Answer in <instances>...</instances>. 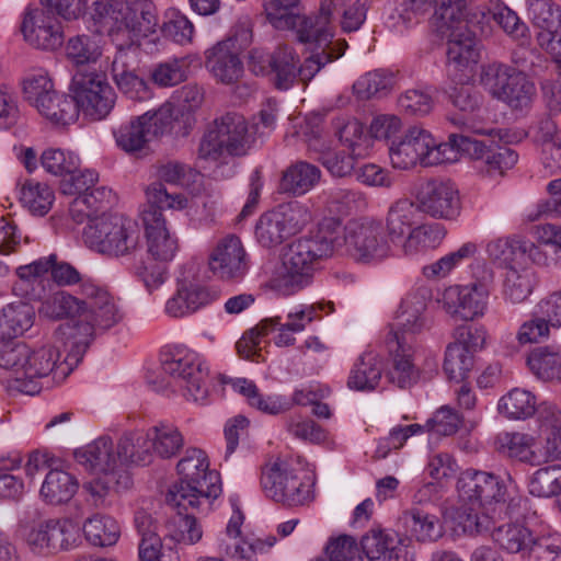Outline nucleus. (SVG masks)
Returning a JSON list of instances; mask_svg holds the SVG:
<instances>
[{
  "instance_id": "1a4fd4ad",
  "label": "nucleus",
  "mask_w": 561,
  "mask_h": 561,
  "mask_svg": "<svg viewBox=\"0 0 561 561\" xmlns=\"http://www.w3.org/2000/svg\"><path fill=\"white\" fill-rule=\"evenodd\" d=\"M174 121L173 105L164 103L156 111H148L122 123L113 130V135L118 148L127 153H135L145 149L152 139L170 134Z\"/></svg>"
},
{
  "instance_id": "393cba45",
  "label": "nucleus",
  "mask_w": 561,
  "mask_h": 561,
  "mask_svg": "<svg viewBox=\"0 0 561 561\" xmlns=\"http://www.w3.org/2000/svg\"><path fill=\"white\" fill-rule=\"evenodd\" d=\"M98 332L82 319L60 324L54 332L56 343L62 344L67 356L65 362L69 365L78 364Z\"/></svg>"
},
{
  "instance_id": "4be33fe9",
  "label": "nucleus",
  "mask_w": 561,
  "mask_h": 561,
  "mask_svg": "<svg viewBox=\"0 0 561 561\" xmlns=\"http://www.w3.org/2000/svg\"><path fill=\"white\" fill-rule=\"evenodd\" d=\"M138 50L116 47L112 61V77L117 89L130 100L144 101L150 98L148 83L135 69Z\"/></svg>"
},
{
  "instance_id": "72a5a7b5",
  "label": "nucleus",
  "mask_w": 561,
  "mask_h": 561,
  "mask_svg": "<svg viewBox=\"0 0 561 561\" xmlns=\"http://www.w3.org/2000/svg\"><path fill=\"white\" fill-rule=\"evenodd\" d=\"M489 513L490 508L482 505L462 502L451 513L454 530H461L463 534L471 536L490 533L494 523Z\"/></svg>"
},
{
  "instance_id": "13d9d810",
  "label": "nucleus",
  "mask_w": 561,
  "mask_h": 561,
  "mask_svg": "<svg viewBox=\"0 0 561 561\" xmlns=\"http://www.w3.org/2000/svg\"><path fill=\"white\" fill-rule=\"evenodd\" d=\"M394 79L389 72L375 70L362 76L354 84L353 91L360 100L387 94L393 87Z\"/></svg>"
},
{
  "instance_id": "412c9836",
  "label": "nucleus",
  "mask_w": 561,
  "mask_h": 561,
  "mask_svg": "<svg viewBox=\"0 0 561 561\" xmlns=\"http://www.w3.org/2000/svg\"><path fill=\"white\" fill-rule=\"evenodd\" d=\"M25 540L37 553L67 550L75 541V525L66 518H50L33 527L25 536Z\"/></svg>"
},
{
  "instance_id": "4c0bfd02",
  "label": "nucleus",
  "mask_w": 561,
  "mask_h": 561,
  "mask_svg": "<svg viewBox=\"0 0 561 561\" xmlns=\"http://www.w3.org/2000/svg\"><path fill=\"white\" fill-rule=\"evenodd\" d=\"M531 373L546 382L561 381V348L556 346H537L527 357Z\"/></svg>"
},
{
  "instance_id": "5fc2aeb1",
  "label": "nucleus",
  "mask_w": 561,
  "mask_h": 561,
  "mask_svg": "<svg viewBox=\"0 0 561 561\" xmlns=\"http://www.w3.org/2000/svg\"><path fill=\"white\" fill-rule=\"evenodd\" d=\"M298 3L299 0H266L264 8L268 21L276 28H297L298 31L301 27L302 20L308 19V16L294 12Z\"/></svg>"
},
{
  "instance_id": "ea45409f",
  "label": "nucleus",
  "mask_w": 561,
  "mask_h": 561,
  "mask_svg": "<svg viewBox=\"0 0 561 561\" xmlns=\"http://www.w3.org/2000/svg\"><path fill=\"white\" fill-rule=\"evenodd\" d=\"M426 304L420 297L407 298L400 306V311L397 316L396 329L392 330L388 340H393L396 332L399 333L403 344H407L405 334H415L424 327L423 312L425 311Z\"/></svg>"
},
{
  "instance_id": "473e14b6",
  "label": "nucleus",
  "mask_w": 561,
  "mask_h": 561,
  "mask_svg": "<svg viewBox=\"0 0 561 561\" xmlns=\"http://www.w3.org/2000/svg\"><path fill=\"white\" fill-rule=\"evenodd\" d=\"M347 1L348 0H321L320 14L318 16H308V19H304L300 27L307 30H320L321 34L323 33L328 35V50L332 51V55L341 53V57L347 48V43L345 39H334L329 24L335 13H342Z\"/></svg>"
},
{
  "instance_id": "09e8293b",
  "label": "nucleus",
  "mask_w": 561,
  "mask_h": 561,
  "mask_svg": "<svg viewBox=\"0 0 561 561\" xmlns=\"http://www.w3.org/2000/svg\"><path fill=\"white\" fill-rule=\"evenodd\" d=\"M187 508H178V515L167 524L165 537H169L178 543L195 545L202 539L203 530L197 519L190 513ZM191 510H193L191 507Z\"/></svg>"
},
{
  "instance_id": "6e6552de",
  "label": "nucleus",
  "mask_w": 561,
  "mask_h": 561,
  "mask_svg": "<svg viewBox=\"0 0 561 561\" xmlns=\"http://www.w3.org/2000/svg\"><path fill=\"white\" fill-rule=\"evenodd\" d=\"M459 150L451 142H437L432 134L420 126H411L399 140H391L389 158L393 168L409 170L420 164L433 167L458 159Z\"/></svg>"
},
{
  "instance_id": "6ab92c4d",
  "label": "nucleus",
  "mask_w": 561,
  "mask_h": 561,
  "mask_svg": "<svg viewBox=\"0 0 561 561\" xmlns=\"http://www.w3.org/2000/svg\"><path fill=\"white\" fill-rule=\"evenodd\" d=\"M489 291L481 283L455 285L443 293V307L454 318L473 321L486 309Z\"/></svg>"
},
{
  "instance_id": "0eeeda50",
  "label": "nucleus",
  "mask_w": 561,
  "mask_h": 561,
  "mask_svg": "<svg viewBox=\"0 0 561 561\" xmlns=\"http://www.w3.org/2000/svg\"><path fill=\"white\" fill-rule=\"evenodd\" d=\"M85 244L108 257H136L142 251L138 224L123 215H103L91 219L83 229Z\"/></svg>"
},
{
  "instance_id": "f8f14e48",
  "label": "nucleus",
  "mask_w": 561,
  "mask_h": 561,
  "mask_svg": "<svg viewBox=\"0 0 561 561\" xmlns=\"http://www.w3.org/2000/svg\"><path fill=\"white\" fill-rule=\"evenodd\" d=\"M50 272L53 280L59 286H71L85 282L80 272L70 263L59 260L58 255L53 253L48 256L41 257L30 264L19 266L15 273L19 280L14 284L15 294L27 297L31 300L42 298L41 291L33 288L34 284L42 283V276Z\"/></svg>"
},
{
  "instance_id": "8fccbe9b",
  "label": "nucleus",
  "mask_w": 561,
  "mask_h": 561,
  "mask_svg": "<svg viewBox=\"0 0 561 561\" xmlns=\"http://www.w3.org/2000/svg\"><path fill=\"white\" fill-rule=\"evenodd\" d=\"M47 119L68 124L77 117V105L70 95L60 94L53 90L35 106Z\"/></svg>"
},
{
  "instance_id": "20e7f679",
  "label": "nucleus",
  "mask_w": 561,
  "mask_h": 561,
  "mask_svg": "<svg viewBox=\"0 0 561 561\" xmlns=\"http://www.w3.org/2000/svg\"><path fill=\"white\" fill-rule=\"evenodd\" d=\"M320 30L299 28L297 37L307 45L304 61L298 67L299 58L295 49L288 45H279L270 54V77L277 90L286 91L297 78L304 83L311 81L327 65L337 60L340 54L332 55L328 50V39Z\"/></svg>"
},
{
  "instance_id": "2eb2a0df",
  "label": "nucleus",
  "mask_w": 561,
  "mask_h": 561,
  "mask_svg": "<svg viewBox=\"0 0 561 561\" xmlns=\"http://www.w3.org/2000/svg\"><path fill=\"white\" fill-rule=\"evenodd\" d=\"M450 140L456 145L459 152L467 154L470 159L481 161L485 167V172L491 176L503 175L518 160L515 150L497 146L490 139L450 134Z\"/></svg>"
},
{
  "instance_id": "2f4dec72",
  "label": "nucleus",
  "mask_w": 561,
  "mask_h": 561,
  "mask_svg": "<svg viewBox=\"0 0 561 561\" xmlns=\"http://www.w3.org/2000/svg\"><path fill=\"white\" fill-rule=\"evenodd\" d=\"M321 179V170L307 161H297L283 172L279 188L284 193L301 196L311 191Z\"/></svg>"
},
{
  "instance_id": "58836bf2",
  "label": "nucleus",
  "mask_w": 561,
  "mask_h": 561,
  "mask_svg": "<svg viewBox=\"0 0 561 561\" xmlns=\"http://www.w3.org/2000/svg\"><path fill=\"white\" fill-rule=\"evenodd\" d=\"M79 483L70 473L62 470H50L42 484L41 496L48 504H61L70 501L78 490Z\"/></svg>"
},
{
  "instance_id": "680f3d73",
  "label": "nucleus",
  "mask_w": 561,
  "mask_h": 561,
  "mask_svg": "<svg viewBox=\"0 0 561 561\" xmlns=\"http://www.w3.org/2000/svg\"><path fill=\"white\" fill-rule=\"evenodd\" d=\"M529 493L538 497H550L561 492V466L538 469L531 477Z\"/></svg>"
},
{
  "instance_id": "cd10ccee",
  "label": "nucleus",
  "mask_w": 561,
  "mask_h": 561,
  "mask_svg": "<svg viewBox=\"0 0 561 561\" xmlns=\"http://www.w3.org/2000/svg\"><path fill=\"white\" fill-rule=\"evenodd\" d=\"M387 343L392 355V365L389 370L390 381L399 388H410L420 378V370L414 363L411 346L403 344L398 332L394 333L393 340H388Z\"/></svg>"
},
{
  "instance_id": "e2e57ef3",
  "label": "nucleus",
  "mask_w": 561,
  "mask_h": 561,
  "mask_svg": "<svg viewBox=\"0 0 561 561\" xmlns=\"http://www.w3.org/2000/svg\"><path fill=\"white\" fill-rule=\"evenodd\" d=\"M473 367V355L468 353L463 346H447L444 360V371L449 380H463Z\"/></svg>"
},
{
  "instance_id": "f3484780",
  "label": "nucleus",
  "mask_w": 561,
  "mask_h": 561,
  "mask_svg": "<svg viewBox=\"0 0 561 561\" xmlns=\"http://www.w3.org/2000/svg\"><path fill=\"white\" fill-rule=\"evenodd\" d=\"M59 357V347L54 344L48 343L36 350H30L26 345V356L19 368L21 376L15 377L18 389L30 396L39 393L43 388L42 380L51 373L56 375Z\"/></svg>"
},
{
  "instance_id": "c85d7f7f",
  "label": "nucleus",
  "mask_w": 561,
  "mask_h": 561,
  "mask_svg": "<svg viewBox=\"0 0 561 561\" xmlns=\"http://www.w3.org/2000/svg\"><path fill=\"white\" fill-rule=\"evenodd\" d=\"M35 310L26 301L7 305L0 311V341L13 340L30 330L34 323Z\"/></svg>"
},
{
  "instance_id": "4468645a",
  "label": "nucleus",
  "mask_w": 561,
  "mask_h": 561,
  "mask_svg": "<svg viewBox=\"0 0 561 561\" xmlns=\"http://www.w3.org/2000/svg\"><path fill=\"white\" fill-rule=\"evenodd\" d=\"M342 240L356 261H379L390 252V241L385 237L381 224L373 219L353 222L346 228L345 234L342 228Z\"/></svg>"
},
{
  "instance_id": "f704fd0d",
  "label": "nucleus",
  "mask_w": 561,
  "mask_h": 561,
  "mask_svg": "<svg viewBox=\"0 0 561 561\" xmlns=\"http://www.w3.org/2000/svg\"><path fill=\"white\" fill-rule=\"evenodd\" d=\"M383 365L381 358L373 353H364L354 364L347 380L350 389L371 391L381 380Z\"/></svg>"
},
{
  "instance_id": "9b49d317",
  "label": "nucleus",
  "mask_w": 561,
  "mask_h": 561,
  "mask_svg": "<svg viewBox=\"0 0 561 561\" xmlns=\"http://www.w3.org/2000/svg\"><path fill=\"white\" fill-rule=\"evenodd\" d=\"M310 220L311 213L305 205L298 202L282 204L260 217L255 236L260 244L273 248L299 232Z\"/></svg>"
},
{
  "instance_id": "0e129e2a",
  "label": "nucleus",
  "mask_w": 561,
  "mask_h": 561,
  "mask_svg": "<svg viewBox=\"0 0 561 561\" xmlns=\"http://www.w3.org/2000/svg\"><path fill=\"white\" fill-rule=\"evenodd\" d=\"M533 290V272L524 268L518 271L508 266L504 280V295L514 304L524 301Z\"/></svg>"
},
{
  "instance_id": "a19ab883",
  "label": "nucleus",
  "mask_w": 561,
  "mask_h": 561,
  "mask_svg": "<svg viewBox=\"0 0 561 561\" xmlns=\"http://www.w3.org/2000/svg\"><path fill=\"white\" fill-rule=\"evenodd\" d=\"M538 421L547 433L545 446L547 459H561V412L554 404L542 402L538 410Z\"/></svg>"
},
{
  "instance_id": "de8ad7c7",
  "label": "nucleus",
  "mask_w": 561,
  "mask_h": 561,
  "mask_svg": "<svg viewBox=\"0 0 561 561\" xmlns=\"http://www.w3.org/2000/svg\"><path fill=\"white\" fill-rule=\"evenodd\" d=\"M85 539L96 547H110L119 538L117 522L107 515L95 514L83 524Z\"/></svg>"
},
{
  "instance_id": "7c9ffc66",
  "label": "nucleus",
  "mask_w": 561,
  "mask_h": 561,
  "mask_svg": "<svg viewBox=\"0 0 561 561\" xmlns=\"http://www.w3.org/2000/svg\"><path fill=\"white\" fill-rule=\"evenodd\" d=\"M419 207L410 199L396 201L386 216V231L390 242L402 241L417 224Z\"/></svg>"
},
{
  "instance_id": "338daca9",
  "label": "nucleus",
  "mask_w": 561,
  "mask_h": 561,
  "mask_svg": "<svg viewBox=\"0 0 561 561\" xmlns=\"http://www.w3.org/2000/svg\"><path fill=\"white\" fill-rule=\"evenodd\" d=\"M161 32L165 38H169L176 44L184 45L192 42L194 25L187 16L180 11L170 10L165 14Z\"/></svg>"
},
{
  "instance_id": "3c124183",
  "label": "nucleus",
  "mask_w": 561,
  "mask_h": 561,
  "mask_svg": "<svg viewBox=\"0 0 561 561\" xmlns=\"http://www.w3.org/2000/svg\"><path fill=\"white\" fill-rule=\"evenodd\" d=\"M446 236L443 225L434 222L414 227L403 242L407 255H414L426 249L435 248Z\"/></svg>"
},
{
  "instance_id": "864d4df0",
  "label": "nucleus",
  "mask_w": 561,
  "mask_h": 561,
  "mask_svg": "<svg viewBox=\"0 0 561 561\" xmlns=\"http://www.w3.org/2000/svg\"><path fill=\"white\" fill-rule=\"evenodd\" d=\"M85 298L76 297L60 290L51 295L43 304L45 313L53 319L80 318L84 310Z\"/></svg>"
},
{
  "instance_id": "774afa93",
  "label": "nucleus",
  "mask_w": 561,
  "mask_h": 561,
  "mask_svg": "<svg viewBox=\"0 0 561 561\" xmlns=\"http://www.w3.org/2000/svg\"><path fill=\"white\" fill-rule=\"evenodd\" d=\"M525 558L528 561H561V538L557 534H536Z\"/></svg>"
},
{
  "instance_id": "a211bd4d",
  "label": "nucleus",
  "mask_w": 561,
  "mask_h": 561,
  "mask_svg": "<svg viewBox=\"0 0 561 561\" xmlns=\"http://www.w3.org/2000/svg\"><path fill=\"white\" fill-rule=\"evenodd\" d=\"M80 294L85 298L82 320L91 324L98 333L110 330L123 319L114 297L104 288L84 282L80 286Z\"/></svg>"
},
{
  "instance_id": "f03ea898",
  "label": "nucleus",
  "mask_w": 561,
  "mask_h": 561,
  "mask_svg": "<svg viewBox=\"0 0 561 561\" xmlns=\"http://www.w3.org/2000/svg\"><path fill=\"white\" fill-rule=\"evenodd\" d=\"M341 221L325 218L317 231L293 241L283 253L274 287L284 295H293L310 285L320 263L341 245Z\"/></svg>"
},
{
  "instance_id": "9d476101",
  "label": "nucleus",
  "mask_w": 561,
  "mask_h": 561,
  "mask_svg": "<svg viewBox=\"0 0 561 561\" xmlns=\"http://www.w3.org/2000/svg\"><path fill=\"white\" fill-rule=\"evenodd\" d=\"M481 81L492 96L506 103L513 110L530 106L536 96V87L525 73L508 65L493 62L482 72Z\"/></svg>"
},
{
  "instance_id": "052dcab7",
  "label": "nucleus",
  "mask_w": 561,
  "mask_h": 561,
  "mask_svg": "<svg viewBox=\"0 0 561 561\" xmlns=\"http://www.w3.org/2000/svg\"><path fill=\"white\" fill-rule=\"evenodd\" d=\"M105 75L102 72H98L95 69L90 67L78 68L75 75L72 76L71 84H70V98L75 101V103H89V99H87V94L99 88H102L103 84H107Z\"/></svg>"
},
{
  "instance_id": "69168bd1",
  "label": "nucleus",
  "mask_w": 561,
  "mask_h": 561,
  "mask_svg": "<svg viewBox=\"0 0 561 561\" xmlns=\"http://www.w3.org/2000/svg\"><path fill=\"white\" fill-rule=\"evenodd\" d=\"M488 472L468 469L461 473L457 482L459 497L462 502L483 506L484 484Z\"/></svg>"
},
{
  "instance_id": "49530a36",
  "label": "nucleus",
  "mask_w": 561,
  "mask_h": 561,
  "mask_svg": "<svg viewBox=\"0 0 561 561\" xmlns=\"http://www.w3.org/2000/svg\"><path fill=\"white\" fill-rule=\"evenodd\" d=\"M478 251L479 245L477 242H465L457 250L442 256L432 264L425 265L422 270L423 275L432 279L444 278L465 261L473 257Z\"/></svg>"
},
{
  "instance_id": "4d7b16f0",
  "label": "nucleus",
  "mask_w": 561,
  "mask_h": 561,
  "mask_svg": "<svg viewBox=\"0 0 561 561\" xmlns=\"http://www.w3.org/2000/svg\"><path fill=\"white\" fill-rule=\"evenodd\" d=\"M20 199L32 214L44 216L49 211L55 196L47 184L28 180L21 188Z\"/></svg>"
},
{
  "instance_id": "a18cd8bd",
  "label": "nucleus",
  "mask_w": 561,
  "mask_h": 561,
  "mask_svg": "<svg viewBox=\"0 0 561 561\" xmlns=\"http://www.w3.org/2000/svg\"><path fill=\"white\" fill-rule=\"evenodd\" d=\"M539 405L531 392L515 388L501 398L499 411L508 419L525 420L538 415Z\"/></svg>"
},
{
  "instance_id": "aec40b11",
  "label": "nucleus",
  "mask_w": 561,
  "mask_h": 561,
  "mask_svg": "<svg viewBox=\"0 0 561 561\" xmlns=\"http://www.w3.org/2000/svg\"><path fill=\"white\" fill-rule=\"evenodd\" d=\"M156 26L157 16L152 12V3L145 2L139 8H127L123 20L110 36L115 47L139 51L140 39L153 33Z\"/></svg>"
},
{
  "instance_id": "b1692460",
  "label": "nucleus",
  "mask_w": 561,
  "mask_h": 561,
  "mask_svg": "<svg viewBox=\"0 0 561 561\" xmlns=\"http://www.w3.org/2000/svg\"><path fill=\"white\" fill-rule=\"evenodd\" d=\"M211 273L220 279H238L248 271L247 253L236 236L224 238L213 250L208 260Z\"/></svg>"
},
{
  "instance_id": "bb28decb",
  "label": "nucleus",
  "mask_w": 561,
  "mask_h": 561,
  "mask_svg": "<svg viewBox=\"0 0 561 561\" xmlns=\"http://www.w3.org/2000/svg\"><path fill=\"white\" fill-rule=\"evenodd\" d=\"M369 561H410L407 547L392 534L371 529L360 540Z\"/></svg>"
},
{
  "instance_id": "dca6fc26",
  "label": "nucleus",
  "mask_w": 561,
  "mask_h": 561,
  "mask_svg": "<svg viewBox=\"0 0 561 561\" xmlns=\"http://www.w3.org/2000/svg\"><path fill=\"white\" fill-rule=\"evenodd\" d=\"M417 201L423 213L435 219L454 221L461 213V199L455 183L431 179L422 184Z\"/></svg>"
},
{
  "instance_id": "c756f323",
  "label": "nucleus",
  "mask_w": 561,
  "mask_h": 561,
  "mask_svg": "<svg viewBox=\"0 0 561 561\" xmlns=\"http://www.w3.org/2000/svg\"><path fill=\"white\" fill-rule=\"evenodd\" d=\"M122 468L127 466H147L152 462L153 453L147 432H126L117 442Z\"/></svg>"
},
{
  "instance_id": "5701e85b",
  "label": "nucleus",
  "mask_w": 561,
  "mask_h": 561,
  "mask_svg": "<svg viewBox=\"0 0 561 561\" xmlns=\"http://www.w3.org/2000/svg\"><path fill=\"white\" fill-rule=\"evenodd\" d=\"M24 39L33 47L55 50L64 44V33L56 18L45 10L28 11L21 25Z\"/></svg>"
},
{
  "instance_id": "37998d69",
  "label": "nucleus",
  "mask_w": 561,
  "mask_h": 561,
  "mask_svg": "<svg viewBox=\"0 0 561 561\" xmlns=\"http://www.w3.org/2000/svg\"><path fill=\"white\" fill-rule=\"evenodd\" d=\"M403 522L407 531L417 541H434L443 535L438 517L423 510L412 508L405 512Z\"/></svg>"
},
{
  "instance_id": "a878e982",
  "label": "nucleus",
  "mask_w": 561,
  "mask_h": 561,
  "mask_svg": "<svg viewBox=\"0 0 561 561\" xmlns=\"http://www.w3.org/2000/svg\"><path fill=\"white\" fill-rule=\"evenodd\" d=\"M205 67L224 84H232L243 75V64L237 50L226 43H217L205 51Z\"/></svg>"
},
{
  "instance_id": "7ed1b4c3",
  "label": "nucleus",
  "mask_w": 561,
  "mask_h": 561,
  "mask_svg": "<svg viewBox=\"0 0 561 561\" xmlns=\"http://www.w3.org/2000/svg\"><path fill=\"white\" fill-rule=\"evenodd\" d=\"M118 457L117 444L114 445L110 436H100L87 446L75 450V459L85 470L96 474L83 483L87 500L95 507L111 504L115 492L131 486V476L127 469L122 468Z\"/></svg>"
},
{
  "instance_id": "603ef678",
  "label": "nucleus",
  "mask_w": 561,
  "mask_h": 561,
  "mask_svg": "<svg viewBox=\"0 0 561 561\" xmlns=\"http://www.w3.org/2000/svg\"><path fill=\"white\" fill-rule=\"evenodd\" d=\"M87 99L89 103H77V114L81 112L84 116L92 121H100L105 118L114 107L116 101V93L113 88L107 83L103 84L93 91H89Z\"/></svg>"
},
{
  "instance_id": "79ce46f5",
  "label": "nucleus",
  "mask_w": 561,
  "mask_h": 561,
  "mask_svg": "<svg viewBox=\"0 0 561 561\" xmlns=\"http://www.w3.org/2000/svg\"><path fill=\"white\" fill-rule=\"evenodd\" d=\"M534 438L518 432H501L494 438V448L502 455L522 462L535 463Z\"/></svg>"
},
{
  "instance_id": "f257e3e1",
  "label": "nucleus",
  "mask_w": 561,
  "mask_h": 561,
  "mask_svg": "<svg viewBox=\"0 0 561 561\" xmlns=\"http://www.w3.org/2000/svg\"><path fill=\"white\" fill-rule=\"evenodd\" d=\"M149 207L144 210L142 220L147 238V253L150 257L134 265L135 274L151 290L165 280V266L178 251V239L170 234L163 209H182L187 199L184 195L169 193L160 183H152L146 191Z\"/></svg>"
},
{
  "instance_id": "c9c22d12",
  "label": "nucleus",
  "mask_w": 561,
  "mask_h": 561,
  "mask_svg": "<svg viewBox=\"0 0 561 561\" xmlns=\"http://www.w3.org/2000/svg\"><path fill=\"white\" fill-rule=\"evenodd\" d=\"M135 525L140 536L139 561H163V546L156 520L141 510L135 514Z\"/></svg>"
},
{
  "instance_id": "6e6d98bb",
  "label": "nucleus",
  "mask_w": 561,
  "mask_h": 561,
  "mask_svg": "<svg viewBox=\"0 0 561 561\" xmlns=\"http://www.w3.org/2000/svg\"><path fill=\"white\" fill-rule=\"evenodd\" d=\"M102 51L95 38L88 34L71 36L66 44V56L76 66L84 68L96 62Z\"/></svg>"
},
{
  "instance_id": "bf43d9fd",
  "label": "nucleus",
  "mask_w": 561,
  "mask_h": 561,
  "mask_svg": "<svg viewBox=\"0 0 561 561\" xmlns=\"http://www.w3.org/2000/svg\"><path fill=\"white\" fill-rule=\"evenodd\" d=\"M528 16L540 30H561V7L552 0H527Z\"/></svg>"
},
{
  "instance_id": "c03bdc74",
  "label": "nucleus",
  "mask_w": 561,
  "mask_h": 561,
  "mask_svg": "<svg viewBox=\"0 0 561 561\" xmlns=\"http://www.w3.org/2000/svg\"><path fill=\"white\" fill-rule=\"evenodd\" d=\"M152 453L161 458L175 456L183 447L184 439L176 426L169 423H159L147 431Z\"/></svg>"
},
{
  "instance_id": "39448f33",
  "label": "nucleus",
  "mask_w": 561,
  "mask_h": 561,
  "mask_svg": "<svg viewBox=\"0 0 561 561\" xmlns=\"http://www.w3.org/2000/svg\"><path fill=\"white\" fill-rule=\"evenodd\" d=\"M176 469L180 481L167 495L170 505L176 508H199L203 500H215L220 495V476L217 471L209 470V461L202 449H186Z\"/></svg>"
},
{
  "instance_id": "423d86ee",
  "label": "nucleus",
  "mask_w": 561,
  "mask_h": 561,
  "mask_svg": "<svg viewBox=\"0 0 561 561\" xmlns=\"http://www.w3.org/2000/svg\"><path fill=\"white\" fill-rule=\"evenodd\" d=\"M254 142L249 124L243 115L229 112L216 118L201 139L197 156L199 160L221 162L227 167L226 176H232L234 165L225 161L226 156H245ZM221 165L214 171L216 176L225 175Z\"/></svg>"
},
{
  "instance_id": "e433bc0d",
  "label": "nucleus",
  "mask_w": 561,
  "mask_h": 561,
  "mask_svg": "<svg viewBox=\"0 0 561 561\" xmlns=\"http://www.w3.org/2000/svg\"><path fill=\"white\" fill-rule=\"evenodd\" d=\"M493 541L507 553H519L526 557L533 542L535 533L520 523H506L499 527H492Z\"/></svg>"
},
{
  "instance_id": "ddd939ff",
  "label": "nucleus",
  "mask_w": 561,
  "mask_h": 561,
  "mask_svg": "<svg viewBox=\"0 0 561 561\" xmlns=\"http://www.w3.org/2000/svg\"><path fill=\"white\" fill-rule=\"evenodd\" d=\"M162 373L170 377L167 386L180 388L187 400L204 403L208 396V369L195 353H180L162 362Z\"/></svg>"
}]
</instances>
